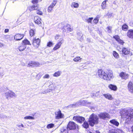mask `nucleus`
I'll use <instances>...</instances> for the list:
<instances>
[{"label":"nucleus","mask_w":133,"mask_h":133,"mask_svg":"<svg viewBox=\"0 0 133 133\" xmlns=\"http://www.w3.org/2000/svg\"><path fill=\"white\" fill-rule=\"evenodd\" d=\"M120 114L122 118H125V122L129 123L133 118V109L124 108L121 109Z\"/></svg>","instance_id":"1"},{"label":"nucleus","mask_w":133,"mask_h":133,"mask_svg":"<svg viewBox=\"0 0 133 133\" xmlns=\"http://www.w3.org/2000/svg\"><path fill=\"white\" fill-rule=\"evenodd\" d=\"M97 74L100 77L106 80H110L113 76V74L111 71L106 73L101 69L98 70Z\"/></svg>","instance_id":"2"},{"label":"nucleus","mask_w":133,"mask_h":133,"mask_svg":"<svg viewBox=\"0 0 133 133\" xmlns=\"http://www.w3.org/2000/svg\"><path fill=\"white\" fill-rule=\"evenodd\" d=\"M89 122L90 125L93 126L98 123V118L96 115L92 114L90 116Z\"/></svg>","instance_id":"3"},{"label":"nucleus","mask_w":133,"mask_h":133,"mask_svg":"<svg viewBox=\"0 0 133 133\" xmlns=\"http://www.w3.org/2000/svg\"><path fill=\"white\" fill-rule=\"evenodd\" d=\"M78 127V125L73 122H70L67 125V128L70 130H74Z\"/></svg>","instance_id":"4"},{"label":"nucleus","mask_w":133,"mask_h":133,"mask_svg":"<svg viewBox=\"0 0 133 133\" xmlns=\"http://www.w3.org/2000/svg\"><path fill=\"white\" fill-rule=\"evenodd\" d=\"M55 118L56 119H58L63 118L64 117V115L62 114L61 111L59 110L58 111L55 112Z\"/></svg>","instance_id":"5"},{"label":"nucleus","mask_w":133,"mask_h":133,"mask_svg":"<svg viewBox=\"0 0 133 133\" xmlns=\"http://www.w3.org/2000/svg\"><path fill=\"white\" fill-rule=\"evenodd\" d=\"M73 119L79 123H82L85 120L83 117L81 116H74L73 117Z\"/></svg>","instance_id":"6"},{"label":"nucleus","mask_w":133,"mask_h":133,"mask_svg":"<svg viewBox=\"0 0 133 133\" xmlns=\"http://www.w3.org/2000/svg\"><path fill=\"white\" fill-rule=\"evenodd\" d=\"M40 41V39L39 38H35L33 39L32 44L34 47L37 48L39 45Z\"/></svg>","instance_id":"7"},{"label":"nucleus","mask_w":133,"mask_h":133,"mask_svg":"<svg viewBox=\"0 0 133 133\" xmlns=\"http://www.w3.org/2000/svg\"><path fill=\"white\" fill-rule=\"evenodd\" d=\"M98 116L100 118L103 119L110 117L109 114L106 112L101 113L98 115Z\"/></svg>","instance_id":"8"},{"label":"nucleus","mask_w":133,"mask_h":133,"mask_svg":"<svg viewBox=\"0 0 133 133\" xmlns=\"http://www.w3.org/2000/svg\"><path fill=\"white\" fill-rule=\"evenodd\" d=\"M5 94L6 96L10 97L11 98H13L16 96V94L14 92L11 91H9L6 92Z\"/></svg>","instance_id":"9"},{"label":"nucleus","mask_w":133,"mask_h":133,"mask_svg":"<svg viewBox=\"0 0 133 133\" xmlns=\"http://www.w3.org/2000/svg\"><path fill=\"white\" fill-rule=\"evenodd\" d=\"M133 84L131 82H129L128 85V89L129 92L133 94Z\"/></svg>","instance_id":"10"},{"label":"nucleus","mask_w":133,"mask_h":133,"mask_svg":"<svg viewBox=\"0 0 133 133\" xmlns=\"http://www.w3.org/2000/svg\"><path fill=\"white\" fill-rule=\"evenodd\" d=\"M39 65V63L38 62H35L33 61L30 62L28 64V66H38Z\"/></svg>","instance_id":"11"},{"label":"nucleus","mask_w":133,"mask_h":133,"mask_svg":"<svg viewBox=\"0 0 133 133\" xmlns=\"http://www.w3.org/2000/svg\"><path fill=\"white\" fill-rule=\"evenodd\" d=\"M34 19L35 23L38 25H40L42 24V20L38 16H35Z\"/></svg>","instance_id":"12"},{"label":"nucleus","mask_w":133,"mask_h":133,"mask_svg":"<svg viewBox=\"0 0 133 133\" xmlns=\"http://www.w3.org/2000/svg\"><path fill=\"white\" fill-rule=\"evenodd\" d=\"M23 35H21L19 34H17L14 36V39L16 41H19L23 37Z\"/></svg>","instance_id":"13"},{"label":"nucleus","mask_w":133,"mask_h":133,"mask_svg":"<svg viewBox=\"0 0 133 133\" xmlns=\"http://www.w3.org/2000/svg\"><path fill=\"white\" fill-rule=\"evenodd\" d=\"M63 43V40H61L55 45V46L53 48V50H55L59 48Z\"/></svg>","instance_id":"14"},{"label":"nucleus","mask_w":133,"mask_h":133,"mask_svg":"<svg viewBox=\"0 0 133 133\" xmlns=\"http://www.w3.org/2000/svg\"><path fill=\"white\" fill-rule=\"evenodd\" d=\"M120 77L123 79H127L129 76L128 74L123 72H121L119 74Z\"/></svg>","instance_id":"15"},{"label":"nucleus","mask_w":133,"mask_h":133,"mask_svg":"<svg viewBox=\"0 0 133 133\" xmlns=\"http://www.w3.org/2000/svg\"><path fill=\"white\" fill-rule=\"evenodd\" d=\"M113 37L118 42L119 44L123 45L124 43L123 41L121 39L119 38V36L118 35H115Z\"/></svg>","instance_id":"16"},{"label":"nucleus","mask_w":133,"mask_h":133,"mask_svg":"<svg viewBox=\"0 0 133 133\" xmlns=\"http://www.w3.org/2000/svg\"><path fill=\"white\" fill-rule=\"evenodd\" d=\"M85 102L84 100L79 101V102L76 103H74L70 105V106L72 107H76L78 106V104H82V103Z\"/></svg>","instance_id":"17"},{"label":"nucleus","mask_w":133,"mask_h":133,"mask_svg":"<svg viewBox=\"0 0 133 133\" xmlns=\"http://www.w3.org/2000/svg\"><path fill=\"white\" fill-rule=\"evenodd\" d=\"M127 36L130 38H133V30H129L127 33Z\"/></svg>","instance_id":"18"},{"label":"nucleus","mask_w":133,"mask_h":133,"mask_svg":"<svg viewBox=\"0 0 133 133\" xmlns=\"http://www.w3.org/2000/svg\"><path fill=\"white\" fill-rule=\"evenodd\" d=\"M108 87L111 90L114 91H116L117 89V87L116 85L112 84H110Z\"/></svg>","instance_id":"19"},{"label":"nucleus","mask_w":133,"mask_h":133,"mask_svg":"<svg viewBox=\"0 0 133 133\" xmlns=\"http://www.w3.org/2000/svg\"><path fill=\"white\" fill-rule=\"evenodd\" d=\"M103 95L106 99L109 100H111L113 99V97L109 93L104 94Z\"/></svg>","instance_id":"20"},{"label":"nucleus","mask_w":133,"mask_h":133,"mask_svg":"<svg viewBox=\"0 0 133 133\" xmlns=\"http://www.w3.org/2000/svg\"><path fill=\"white\" fill-rule=\"evenodd\" d=\"M60 133H68V131L67 128L63 127L60 129Z\"/></svg>","instance_id":"21"},{"label":"nucleus","mask_w":133,"mask_h":133,"mask_svg":"<svg viewBox=\"0 0 133 133\" xmlns=\"http://www.w3.org/2000/svg\"><path fill=\"white\" fill-rule=\"evenodd\" d=\"M26 46L25 45L22 43L18 47V49L19 50L21 51H22L26 48Z\"/></svg>","instance_id":"22"},{"label":"nucleus","mask_w":133,"mask_h":133,"mask_svg":"<svg viewBox=\"0 0 133 133\" xmlns=\"http://www.w3.org/2000/svg\"><path fill=\"white\" fill-rule=\"evenodd\" d=\"M63 28L65 30L64 31H67L70 32L72 30V29L70 27V26L68 24H67L66 26H64Z\"/></svg>","instance_id":"23"},{"label":"nucleus","mask_w":133,"mask_h":133,"mask_svg":"<svg viewBox=\"0 0 133 133\" xmlns=\"http://www.w3.org/2000/svg\"><path fill=\"white\" fill-rule=\"evenodd\" d=\"M62 73V71H61L59 70L53 74L54 77H58L60 76Z\"/></svg>","instance_id":"24"},{"label":"nucleus","mask_w":133,"mask_h":133,"mask_svg":"<svg viewBox=\"0 0 133 133\" xmlns=\"http://www.w3.org/2000/svg\"><path fill=\"white\" fill-rule=\"evenodd\" d=\"M108 1V0H105L102 3L101 6L102 8L104 9H106L107 8L106 2Z\"/></svg>","instance_id":"25"},{"label":"nucleus","mask_w":133,"mask_h":133,"mask_svg":"<svg viewBox=\"0 0 133 133\" xmlns=\"http://www.w3.org/2000/svg\"><path fill=\"white\" fill-rule=\"evenodd\" d=\"M110 122L116 126H118L119 124L117 121L115 119H113L110 121Z\"/></svg>","instance_id":"26"},{"label":"nucleus","mask_w":133,"mask_h":133,"mask_svg":"<svg viewBox=\"0 0 133 133\" xmlns=\"http://www.w3.org/2000/svg\"><path fill=\"white\" fill-rule=\"evenodd\" d=\"M122 51L123 53L125 55H127L129 54L130 52L129 50L125 48L123 49Z\"/></svg>","instance_id":"27"},{"label":"nucleus","mask_w":133,"mask_h":133,"mask_svg":"<svg viewBox=\"0 0 133 133\" xmlns=\"http://www.w3.org/2000/svg\"><path fill=\"white\" fill-rule=\"evenodd\" d=\"M79 6L78 3L75 2H72L71 4V6L72 7L75 8H78V7Z\"/></svg>","instance_id":"28"},{"label":"nucleus","mask_w":133,"mask_h":133,"mask_svg":"<svg viewBox=\"0 0 133 133\" xmlns=\"http://www.w3.org/2000/svg\"><path fill=\"white\" fill-rule=\"evenodd\" d=\"M82 58L79 56L76 57L74 58L73 60L75 62H80L81 61Z\"/></svg>","instance_id":"29"},{"label":"nucleus","mask_w":133,"mask_h":133,"mask_svg":"<svg viewBox=\"0 0 133 133\" xmlns=\"http://www.w3.org/2000/svg\"><path fill=\"white\" fill-rule=\"evenodd\" d=\"M22 43L24 44V45H25V46L26 45H31V44L30 43V42L26 39L23 41Z\"/></svg>","instance_id":"30"},{"label":"nucleus","mask_w":133,"mask_h":133,"mask_svg":"<svg viewBox=\"0 0 133 133\" xmlns=\"http://www.w3.org/2000/svg\"><path fill=\"white\" fill-rule=\"evenodd\" d=\"M50 85L49 86V88L50 89H51L52 90L54 89H55V88L54 87V85L53 84V83L51 82H50Z\"/></svg>","instance_id":"31"},{"label":"nucleus","mask_w":133,"mask_h":133,"mask_svg":"<svg viewBox=\"0 0 133 133\" xmlns=\"http://www.w3.org/2000/svg\"><path fill=\"white\" fill-rule=\"evenodd\" d=\"M128 28V26L125 24H124L122 26V29L124 31L127 30Z\"/></svg>","instance_id":"32"},{"label":"nucleus","mask_w":133,"mask_h":133,"mask_svg":"<svg viewBox=\"0 0 133 133\" xmlns=\"http://www.w3.org/2000/svg\"><path fill=\"white\" fill-rule=\"evenodd\" d=\"M113 55L115 58H118L119 57V55L118 53H117V52H116L115 51H114L113 52Z\"/></svg>","instance_id":"33"},{"label":"nucleus","mask_w":133,"mask_h":133,"mask_svg":"<svg viewBox=\"0 0 133 133\" xmlns=\"http://www.w3.org/2000/svg\"><path fill=\"white\" fill-rule=\"evenodd\" d=\"M24 119H29L34 120L35 119V118L34 117L31 116H27L24 117Z\"/></svg>","instance_id":"34"},{"label":"nucleus","mask_w":133,"mask_h":133,"mask_svg":"<svg viewBox=\"0 0 133 133\" xmlns=\"http://www.w3.org/2000/svg\"><path fill=\"white\" fill-rule=\"evenodd\" d=\"M35 30L34 29H31L30 31V35L31 36H32L35 34Z\"/></svg>","instance_id":"35"},{"label":"nucleus","mask_w":133,"mask_h":133,"mask_svg":"<svg viewBox=\"0 0 133 133\" xmlns=\"http://www.w3.org/2000/svg\"><path fill=\"white\" fill-rule=\"evenodd\" d=\"M57 2V1L56 0L53 1L52 3L49 6H51V7H52V8H53L55 5L56 4Z\"/></svg>","instance_id":"36"},{"label":"nucleus","mask_w":133,"mask_h":133,"mask_svg":"<svg viewBox=\"0 0 133 133\" xmlns=\"http://www.w3.org/2000/svg\"><path fill=\"white\" fill-rule=\"evenodd\" d=\"M107 32L108 33H111V32L112 27L111 26H108L106 29Z\"/></svg>","instance_id":"37"},{"label":"nucleus","mask_w":133,"mask_h":133,"mask_svg":"<svg viewBox=\"0 0 133 133\" xmlns=\"http://www.w3.org/2000/svg\"><path fill=\"white\" fill-rule=\"evenodd\" d=\"M36 12L37 14L39 15H42L43 14L42 12L40 10L39 8V7L38 8V9L37 10Z\"/></svg>","instance_id":"38"},{"label":"nucleus","mask_w":133,"mask_h":133,"mask_svg":"<svg viewBox=\"0 0 133 133\" xmlns=\"http://www.w3.org/2000/svg\"><path fill=\"white\" fill-rule=\"evenodd\" d=\"M83 126L84 128H87L89 127V125L87 122H85L83 124Z\"/></svg>","instance_id":"39"},{"label":"nucleus","mask_w":133,"mask_h":133,"mask_svg":"<svg viewBox=\"0 0 133 133\" xmlns=\"http://www.w3.org/2000/svg\"><path fill=\"white\" fill-rule=\"evenodd\" d=\"M54 126V124L52 123L49 124L47 126V128H53Z\"/></svg>","instance_id":"40"},{"label":"nucleus","mask_w":133,"mask_h":133,"mask_svg":"<svg viewBox=\"0 0 133 133\" xmlns=\"http://www.w3.org/2000/svg\"><path fill=\"white\" fill-rule=\"evenodd\" d=\"M93 19V18L92 17L89 18H88L86 19V22H87L88 23H91Z\"/></svg>","instance_id":"41"},{"label":"nucleus","mask_w":133,"mask_h":133,"mask_svg":"<svg viewBox=\"0 0 133 133\" xmlns=\"http://www.w3.org/2000/svg\"><path fill=\"white\" fill-rule=\"evenodd\" d=\"M99 21V18L97 17H96L93 20V22L95 24L98 23Z\"/></svg>","instance_id":"42"},{"label":"nucleus","mask_w":133,"mask_h":133,"mask_svg":"<svg viewBox=\"0 0 133 133\" xmlns=\"http://www.w3.org/2000/svg\"><path fill=\"white\" fill-rule=\"evenodd\" d=\"M33 10H36L38 9V4L36 5H34L31 6Z\"/></svg>","instance_id":"43"},{"label":"nucleus","mask_w":133,"mask_h":133,"mask_svg":"<svg viewBox=\"0 0 133 133\" xmlns=\"http://www.w3.org/2000/svg\"><path fill=\"white\" fill-rule=\"evenodd\" d=\"M115 130V133H122L123 132L121 130L117 129Z\"/></svg>","instance_id":"44"},{"label":"nucleus","mask_w":133,"mask_h":133,"mask_svg":"<svg viewBox=\"0 0 133 133\" xmlns=\"http://www.w3.org/2000/svg\"><path fill=\"white\" fill-rule=\"evenodd\" d=\"M6 118V116L5 115L3 114H0V118L1 119H4Z\"/></svg>","instance_id":"45"},{"label":"nucleus","mask_w":133,"mask_h":133,"mask_svg":"<svg viewBox=\"0 0 133 133\" xmlns=\"http://www.w3.org/2000/svg\"><path fill=\"white\" fill-rule=\"evenodd\" d=\"M53 43L51 42H49L47 44V46L49 47H51L53 45Z\"/></svg>","instance_id":"46"},{"label":"nucleus","mask_w":133,"mask_h":133,"mask_svg":"<svg viewBox=\"0 0 133 133\" xmlns=\"http://www.w3.org/2000/svg\"><path fill=\"white\" fill-rule=\"evenodd\" d=\"M50 77V76L49 74H45L44 76L43 77V78L48 79Z\"/></svg>","instance_id":"47"},{"label":"nucleus","mask_w":133,"mask_h":133,"mask_svg":"<svg viewBox=\"0 0 133 133\" xmlns=\"http://www.w3.org/2000/svg\"><path fill=\"white\" fill-rule=\"evenodd\" d=\"M97 95V92H94L91 94L90 95L92 97L96 96Z\"/></svg>","instance_id":"48"},{"label":"nucleus","mask_w":133,"mask_h":133,"mask_svg":"<svg viewBox=\"0 0 133 133\" xmlns=\"http://www.w3.org/2000/svg\"><path fill=\"white\" fill-rule=\"evenodd\" d=\"M52 8V7H51V6H49L48 9V11L49 12H51V11L52 10V8Z\"/></svg>","instance_id":"49"},{"label":"nucleus","mask_w":133,"mask_h":133,"mask_svg":"<svg viewBox=\"0 0 133 133\" xmlns=\"http://www.w3.org/2000/svg\"><path fill=\"white\" fill-rule=\"evenodd\" d=\"M109 133H115V130L114 129H112L109 130Z\"/></svg>","instance_id":"50"},{"label":"nucleus","mask_w":133,"mask_h":133,"mask_svg":"<svg viewBox=\"0 0 133 133\" xmlns=\"http://www.w3.org/2000/svg\"><path fill=\"white\" fill-rule=\"evenodd\" d=\"M38 2V0H32V3L33 4L37 3Z\"/></svg>","instance_id":"51"},{"label":"nucleus","mask_w":133,"mask_h":133,"mask_svg":"<svg viewBox=\"0 0 133 133\" xmlns=\"http://www.w3.org/2000/svg\"><path fill=\"white\" fill-rule=\"evenodd\" d=\"M28 9L30 11H32L33 10L31 6H30L28 7Z\"/></svg>","instance_id":"52"},{"label":"nucleus","mask_w":133,"mask_h":133,"mask_svg":"<svg viewBox=\"0 0 133 133\" xmlns=\"http://www.w3.org/2000/svg\"><path fill=\"white\" fill-rule=\"evenodd\" d=\"M52 90L51 89H50V88L49 89H47L46 90V93H48L50 91H52Z\"/></svg>","instance_id":"53"},{"label":"nucleus","mask_w":133,"mask_h":133,"mask_svg":"<svg viewBox=\"0 0 133 133\" xmlns=\"http://www.w3.org/2000/svg\"><path fill=\"white\" fill-rule=\"evenodd\" d=\"M17 127L19 128H21V127H24V125L23 124H21L20 125H18Z\"/></svg>","instance_id":"54"},{"label":"nucleus","mask_w":133,"mask_h":133,"mask_svg":"<svg viewBox=\"0 0 133 133\" xmlns=\"http://www.w3.org/2000/svg\"><path fill=\"white\" fill-rule=\"evenodd\" d=\"M60 36L59 35H56V36H55V39H58L59 37Z\"/></svg>","instance_id":"55"},{"label":"nucleus","mask_w":133,"mask_h":133,"mask_svg":"<svg viewBox=\"0 0 133 133\" xmlns=\"http://www.w3.org/2000/svg\"><path fill=\"white\" fill-rule=\"evenodd\" d=\"M108 16L109 17H110L111 16H112V13L110 14H107Z\"/></svg>","instance_id":"56"},{"label":"nucleus","mask_w":133,"mask_h":133,"mask_svg":"<svg viewBox=\"0 0 133 133\" xmlns=\"http://www.w3.org/2000/svg\"><path fill=\"white\" fill-rule=\"evenodd\" d=\"M9 30L8 29H5L4 30V32L5 33L8 32H9Z\"/></svg>","instance_id":"57"},{"label":"nucleus","mask_w":133,"mask_h":133,"mask_svg":"<svg viewBox=\"0 0 133 133\" xmlns=\"http://www.w3.org/2000/svg\"><path fill=\"white\" fill-rule=\"evenodd\" d=\"M4 46V44H3L0 43V47H2Z\"/></svg>","instance_id":"58"},{"label":"nucleus","mask_w":133,"mask_h":133,"mask_svg":"<svg viewBox=\"0 0 133 133\" xmlns=\"http://www.w3.org/2000/svg\"><path fill=\"white\" fill-rule=\"evenodd\" d=\"M46 93V91H44L43 92H42L41 93V94H45Z\"/></svg>","instance_id":"59"},{"label":"nucleus","mask_w":133,"mask_h":133,"mask_svg":"<svg viewBox=\"0 0 133 133\" xmlns=\"http://www.w3.org/2000/svg\"><path fill=\"white\" fill-rule=\"evenodd\" d=\"M96 133H100L98 131H96Z\"/></svg>","instance_id":"60"},{"label":"nucleus","mask_w":133,"mask_h":133,"mask_svg":"<svg viewBox=\"0 0 133 133\" xmlns=\"http://www.w3.org/2000/svg\"><path fill=\"white\" fill-rule=\"evenodd\" d=\"M113 4H116V2H113Z\"/></svg>","instance_id":"61"},{"label":"nucleus","mask_w":133,"mask_h":133,"mask_svg":"<svg viewBox=\"0 0 133 133\" xmlns=\"http://www.w3.org/2000/svg\"><path fill=\"white\" fill-rule=\"evenodd\" d=\"M132 24H133V22H132Z\"/></svg>","instance_id":"62"},{"label":"nucleus","mask_w":133,"mask_h":133,"mask_svg":"<svg viewBox=\"0 0 133 133\" xmlns=\"http://www.w3.org/2000/svg\"><path fill=\"white\" fill-rule=\"evenodd\" d=\"M45 15H46V13H45V14H44Z\"/></svg>","instance_id":"63"},{"label":"nucleus","mask_w":133,"mask_h":133,"mask_svg":"<svg viewBox=\"0 0 133 133\" xmlns=\"http://www.w3.org/2000/svg\"><path fill=\"white\" fill-rule=\"evenodd\" d=\"M90 133H92L91 132H90Z\"/></svg>","instance_id":"64"}]
</instances>
